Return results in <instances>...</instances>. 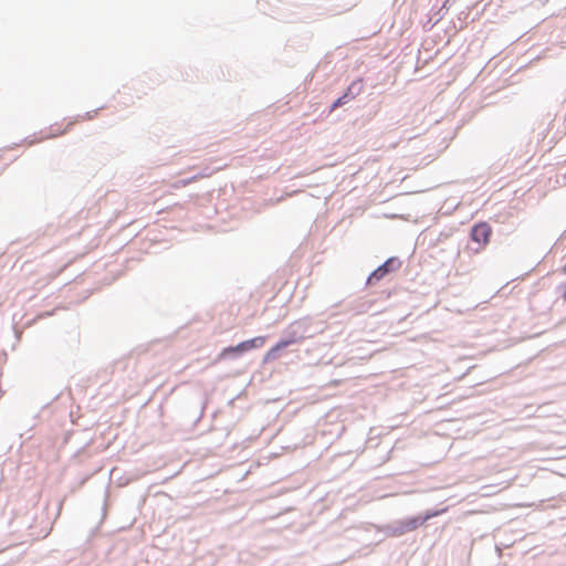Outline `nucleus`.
I'll list each match as a JSON object with an SVG mask.
<instances>
[{
  "mask_svg": "<svg viewBox=\"0 0 566 566\" xmlns=\"http://www.w3.org/2000/svg\"><path fill=\"white\" fill-rule=\"evenodd\" d=\"M397 263V266L400 265L396 259H388L384 264L378 266L368 277L367 283L374 284L380 281L386 274H388L392 270V265Z\"/></svg>",
  "mask_w": 566,
  "mask_h": 566,
  "instance_id": "obj_2",
  "label": "nucleus"
},
{
  "mask_svg": "<svg viewBox=\"0 0 566 566\" xmlns=\"http://www.w3.org/2000/svg\"><path fill=\"white\" fill-rule=\"evenodd\" d=\"M71 125L72 123H70L65 129H55L52 134L49 135V137H57L65 134L71 127Z\"/></svg>",
  "mask_w": 566,
  "mask_h": 566,
  "instance_id": "obj_9",
  "label": "nucleus"
},
{
  "mask_svg": "<svg viewBox=\"0 0 566 566\" xmlns=\"http://www.w3.org/2000/svg\"><path fill=\"white\" fill-rule=\"evenodd\" d=\"M244 352H248V349H247L244 342H241L240 344H238L235 346H229V347L224 348L221 352L220 357H226L230 354H241Z\"/></svg>",
  "mask_w": 566,
  "mask_h": 566,
  "instance_id": "obj_5",
  "label": "nucleus"
},
{
  "mask_svg": "<svg viewBox=\"0 0 566 566\" xmlns=\"http://www.w3.org/2000/svg\"><path fill=\"white\" fill-rule=\"evenodd\" d=\"M347 97H348V93H345L343 96H340L339 98H337L333 105H332V111L336 109L337 107L344 105L346 102H347Z\"/></svg>",
  "mask_w": 566,
  "mask_h": 566,
  "instance_id": "obj_8",
  "label": "nucleus"
},
{
  "mask_svg": "<svg viewBox=\"0 0 566 566\" xmlns=\"http://www.w3.org/2000/svg\"><path fill=\"white\" fill-rule=\"evenodd\" d=\"M436 515H438V512L429 513L424 516H415L407 518L401 523V530L402 532L416 531L418 527L422 526L429 518Z\"/></svg>",
  "mask_w": 566,
  "mask_h": 566,
  "instance_id": "obj_3",
  "label": "nucleus"
},
{
  "mask_svg": "<svg viewBox=\"0 0 566 566\" xmlns=\"http://www.w3.org/2000/svg\"><path fill=\"white\" fill-rule=\"evenodd\" d=\"M492 229L486 222H480L471 230V239L479 244V250L489 244Z\"/></svg>",
  "mask_w": 566,
  "mask_h": 566,
  "instance_id": "obj_1",
  "label": "nucleus"
},
{
  "mask_svg": "<svg viewBox=\"0 0 566 566\" xmlns=\"http://www.w3.org/2000/svg\"><path fill=\"white\" fill-rule=\"evenodd\" d=\"M244 344H245L248 350H251L254 348H260L265 344V337L258 336V337L244 340Z\"/></svg>",
  "mask_w": 566,
  "mask_h": 566,
  "instance_id": "obj_6",
  "label": "nucleus"
},
{
  "mask_svg": "<svg viewBox=\"0 0 566 566\" xmlns=\"http://www.w3.org/2000/svg\"><path fill=\"white\" fill-rule=\"evenodd\" d=\"M293 343H295V339H283V340L277 342L272 348H270L265 353L263 360L272 361V360L276 359L279 357V352Z\"/></svg>",
  "mask_w": 566,
  "mask_h": 566,
  "instance_id": "obj_4",
  "label": "nucleus"
},
{
  "mask_svg": "<svg viewBox=\"0 0 566 566\" xmlns=\"http://www.w3.org/2000/svg\"><path fill=\"white\" fill-rule=\"evenodd\" d=\"M360 88L361 87L358 83H352L346 91V93H348L347 101L353 99L360 92Z\"/></svg>",
  "mask_w": 566,
  "mask_h": 566,
  "instance_id": "obj_7",
  "label": "nucleus"
}]
</instances>
